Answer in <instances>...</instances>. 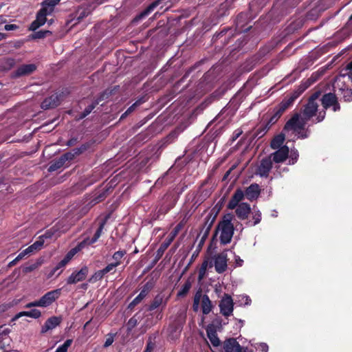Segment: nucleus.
I'll use <instances>...</instances> for the list:
<instances>
[{
  "label": "nucleus",
  "mask_w": 352,
  "mask_h": 352,
  "mask_svg": "<svg viewBox=\"0 0 352 352\" xmlns=\"http://www.w3.org/2000/svg\"><path fill=\"white\" fill-rule=\"evenodd\" d=\"M60 322V320L58 317H51L48 318L42 327L41 332L45 333L49 330H52L57 327Z\"/></svg>",
  "instance_id": "nucleus-22"
},
{
  "label": "nucleus",
  "mask_w": 352,
  "mask_h": 352,
  "mask_svg": "<svg viewBox=\"0 0 352 352\" xmlns=\"http://www.w3.org/2000/svg\"><path fill=\"white\" fill-rule=\"evenodd\" d=\"M51 34L50 31H38L36 32L34 34V38H42L47 36V34Z\"/></svg>",
  "instance_id": "nucleus-45"
},
{
  "label": "nucleus",
  "mask_w": 352,
  "mask_h": 352,
  "mask_svg": "<svg viewBox=\"0 0 352 352\" xmlns=\"http://www.w3.org/2000/svg\"><path fill=\"white\" fill-rule=\"evenodd\" d=\"M245 196V192L241 189H237L230 200L228 208L231 210L234 209L237 205L241 203V201L244 199Z\"/></svg>",
  "instance_id": "nucleus-17"
},
{
  "label": "nucleus",
  "mask_w": 352,
  "mask_h": 352,
  "mask_svg": "<svg viewBox=\"0 0 352 352\" xmlns=\"http://www.w3.org/2000/svg\"><path fill=\"white\" fill-rule=\"evenodd\" d=\"M113 342V336H110V337L107 338V340H106V341H105V342L104 344V347H108L110 345H111Z\"/></svg>",
  "instance_id": "nucleus-54"
},
{
  "label": "nucleus",
  "mask_w": 352,
  "mask_h": 352,
  "mask_svg": "<svg viewBox=\"0 0 352 352\" xmlns=\"http://www.w3.org/2000/svg\"><path fill=\"white\" fill-rule=\"evenodd\" d=\"M64 162H62L60 159L54 162V164H51L49 167V171H54L57 170L58 168H60L62 166L64 165Z\"/></svg>",
  "instance_id": "nucleus-39"
},
{
  "label": "nucleus",
  "mask_w": 352,
  "mask_h": 352,
  "mask_svg": "<svg viewBox=\"0 0 352 352\" xmlns=\"http://www.w3.org/2000/svg\"><path fill=\"white\" fill-rule=\"evenodd\" d=\"M233 219L232 214H227L218 224L217 232L219 234V239L222 244H228L232 240L234 234V225L232 223Z\"/></svg>",
  "instance_id": "nucleus-3"
},
{
  "label": "nucleus",
  "mask_w": 352,
  "mask_h": 352,
  "mask_svg": "<svg viewBox=\"0 0 352 352\" xmlns=\"http://www.w3.org/2000/svg\"><path fill=\"white\" fill-rule=\"evenodd\" d=\"M220 313L225 317H229L232 315L234 311V302L228 294H225L219 303Z\"/></svg>",
  "instance_id": "nucleus-5"
},
{
  "label": "nucleus",
  "mask_w": 352,
  "mask_h": 352,
  "mask_svg": "<svg viewBox=\"0 0 352 352\" xmlns=\"http://www.w3.org/2000/svg\"><path fill=\"white\" fill-rule=\"evenodd\" d=\"M236 215L241 220H245L248 218L251 211L250 204L242 202L234 208Z\"/></svg>",
  "instance_id": "nucleus-14"
},
{
  "label": "nucleus",
  "mask_w": 352,
  "mask_h": 352,
  "mask_svg": "<svg viewBox=\"0 0 352 352\" xmlns=\"http://www.w3.org/2000/svg\"><path fill=\"white\" fill-rule=\"evenodd\" d=\"M294 100V98L291 97L286 100H283L279 105L277 111L279 114H282L289 107H290Z\"/></svg>",
  "instance_id": "nucleus-28"
},
{
  "label": "nucleus",
  "mask_w": 352,
  "mask_h": 352,
  "mask_svg": "<svg viewBox=\"0 0 352 352\" xmlns=\"http://www.w3.org/2000/svg\"><path fill=\"white\" fill-rule=\"evenodd\" d=\"M261 192L260 187L256 184H252L246 188L245 195L250 201L256 199Z\"/></svg>",
  "instance_id": "nucleus-18"
},
{
  "label": "nucleus",
  "mask_w": 352,
  "mask_h": 352,
  "mask_svg": "<svg viewBox=\"0 0 352 352\" xmlns=\"http://www.w3.org/2000/svg\"><path fill=\"white\" fill-rule=\"evenodd\" d=\"M12 306V305L10 303L1 305H0V313L5 312L8 309H10Z\"/></svg>",
  "instance_id": "nucleus-52"
},
{
  "label": "nucleus",
  "mask_w": 352,
  "mask_h": 352,
  "mask_svg": "<svg viewBox=\"0 0 352 352\" xmlns=\"http://www.w3.org/2000/svg\"><path fill=\"white\" fill-rule=\"evenodd\" d=\"M6 22V19L4 16H0V24L4 23Z\"/></svg>",
  "instance_id": "nucleus-61"
},
{
  "label": "nucleus",
  "mask_w": 352,
  "mask_h": 352,
  "mask_svg": "<svg viewBox=\"0 0 352 352\" xmlns=\"http://www.w3.org/2000/svg\"><path fill=\"white\" fill-rule=\"evenodd\" d=\"M224 349L226 352H242V347L235 339H228L225 342Z\"/></svg>",
  "instance_id": "nucleus-19"
},
{
  "label": "nucleus",
  "mask_w": 352,
  "mask_h": 352,
  "mask_svg": "<svg viewBox=\"0 0 352 352\" xmlns=\"http://www.w3.org/2000/svg\"><path fill=\"white\" fill-rule=\"evenodd\" d=\"M182 226H183L182 223H179L174 228V229L168 234L165 242L163 243V244H162V249L165 250L170 245V244L172 243V241L174 240L175 236L178 234L179 232L182 228Z\"/></svg>",
  "instance_id": "nucleus-20"
},
{
  "label": "nucleus",
  "mask_w": 352,
  "mask_h": 352,
  "mask_svg": "<svg viewBox=\"0 0 352 352\" xmlns=\"http://www.w3.org/2000/svg\"><path fill=\"white\" fill-rule=\"evenodd\" d=\"M94 108H95V105L94 104H91L89 107H87L85 109V111L83 112L81 118H85V116L89 115Z\"/></svg>",
  "instance_id": "nucleus-50"
},
{
  "label": "nucleus",
  "mask_w": 352,
  "mask_h": 352,
  "mask_svg": "<svg viewBox=\"0 0 352 352\" xmlns=\"http://www.w3.org/2000/svg\"><path fill=\"white\" fill-rule=\"evenodd\" d=\"M209 265V261L208 260L204 261L199 270V280H201L206 275V270Z\"/></svg>",
  "instance_id": "nucleus-31"
},
{
  "label": "nucleus",
  "mask_w": 352,
  "mask_h": 352,
  "mask_svg": "<svg viewBox=\"0 0 352 352\" xmlns=\"http://www.w3.org/2000/svg\"><path fill=\"white\" fill-rule=\"evenodd\" d=\"M152 287L153 285L151 283L148 282L145 283L140 294L129 304V307L132 308L139 304L148 294Z\"/></svg>",
  "instance_id": "nucleus-13"
},
{
  "label": "nucleus",
  "mask_w": 352,
  "mask_h": 352,
  "mask_svg": "<svg viewBox=\"0 0 352 352\" xmlns=\"http://www.w3.org/2000/svg\"><path fill=\"white\" fill-rule=\"evenodd\" d=\"M58 104V96L56 95H52L44 100V101L41 103V107L43 109H47L50 108H54Z\"/></svg>",
  "instance_id": "nucleus-24"
},
{
  "label": "nucleus",
  "mask_w": 352,
  "mask_h": 352,
  "mask_svg": "<svg viewBox=\"0 0 352 352\" xmlns=\"http://www.w3.org/2000/svg\"><path fill=\"white\" fill-rule=\"evenodd\" d=\"M206 333L208 339L214 346H218L220 345V340L217 337L216 330L212 324H210L207 327Z\"/></svg>",
  "instance_id": "nucleus-21"
},
{
  "label": "nucleus",
  "mask_w": 352,
  "mask_h": 352,
  "mask_svg": "<svg viewBox=\"0 0 352 352\" xmlns=\"http://www.w3.org/2000/svg\"><path fill=\"white\" fill-rule=\"evenodd\" d=\"M50 14V13L47 12L41 8L36 15V20L32 23L30 25V30L34 31L40 26L44 25L46 22V16Z\"/></svg>",
  "instance_id": "nucleus-16"
},
{
  "label": "nucleus",
  "mask_w": 352,
  "mask_h": 352,
  "mask_svg": "<svg viewBox=\"0 0 352 352\" xmlns=\"http://www.w3.org/2000/svg\"><path fill=\"white\" fill-rule=\"evenodd\" d=\"M241 305H249L251 303V299L247 295H241L239 296Z\"/></svg>",
  "instance_id": "nucleus-42"
},
{
  "label": "nucleus",
  "mask_w": 352,
  "mask_h": 352,
  "mask_svg": "<svg viewBox=\"0 0 352 352\" xmlns=\"http://www.w3.org/2000/svg\"><path fill=\"white\" fill-rule=\"evenodd\" d=\"M280 116H281V114H279V113L277 111L275 113V115L270 118L268 123L266 124L265 128L263 130H261V131H259L256 135L259 136V137L263 136L267 132V131L270 129V126L272 124L275 123L277 121V120L280 118Z\"/></svg>",
  "instance_id": "nucleus-27"
},
{
  "label": "nucleus",
  "mask_w": 352,
  "mask_h": 352,
  "mask_svg": "<svg viewBox=\"0 0 352 352\" xmlns=\"http://www.w3.org/2000/svg\"><path fill=\"white\" fill-rule=\"evenodd\" d=\"M91 9L89 6L80 7L76 13V18L78 21H80L91 14Z\"/></svg>",
  "instance_id": "nucleus-26"
},
{
  "label": "nucleus",
  "mask_w": 352,
  "mask_h": 352,
  "mask_svg": "<svg viewBox=\"0 0 352 352\" xmlns=\"http://www.w3.org/2000/svg\"><path fill=\"white\" fill-rule=\"evenodd\" d=\"M74 157V154L71 153H65V155H62L59 159L65 163V162L72 160Z\"/></svg>",
  "instance_id": "nucleus-46"
},
{
  "label": "nucleus",
  "mask_w": 352,
  "mask_h": 352,
  "mask_svg": "<svg viewBox=\"0 0 352 352\" xmlns=\"http://www.w3.org/2000/svg\"><path fill=\"white\" fill-rule=\"evenodd\" d=\"M151 349H152V347L150 346V344H148L147 348L146 349L144 352H151Z\"/></svg>",
  "instance_id": "nucleus-62"
},
{
  "label": "nucleus",
  "mask_w": 352,
  "mask_h": 352,
  "mask_svg": "<svg viewBox=\"0 0 352 352\" xmlns=\"http://www.w3.org/2000/svg\"><path fill=\"white\" fill-rule=\"evenodd\" d=\"M17 28H18V26L15 24H8V25H6L4 27V29L6 31L15 30Z\"/></svg>",
  "instance_id": "nucleus-53"
},
{
  "label": "nucleus",
  "mask_w": 352,
  "mask_h": 352,
  "mask_svg": "<svg viewBox=\"0 0 352 352\" xmlns=\"http://www.w3.org/2000/svg\"><path fill=\"white\" fill-rule=\"evenodd\" d=\"M120 264V261H117L115 263H112L107 265L104 269H102L105 274L109 273L111 270H113L114 268H116L117 266H118Z\"/></svg>",
  "instance_id": "nucleus-41"
},
{
  "label": "nucleus",
  "mask_w": 352,
  "mask_h": 352,
  "mask_svg": "<svg viewBox=\"0 0 352 352\" xmlns=\"http://www.w3.org/2000/svg\"><path fill=\"white\" fill-rule=\"evenodd\" d=\"M27 255L26 253H25V250H23L19 254V255L14 259V261H19L21 259L23 258Z\"/></svg>",
  "instance_id": "nucleus-55"
},
{
  "label": "nucleus",
  "mask_w": 352,
  "mask_h": 352,
  "mask_svg": "<svg viewBox=\"0 0 352 352\" xmlns=\"http://www.w3.org/2000/svg\"><path fill=\"white\" fill-rule=\"evenodd\" d=\"M36 69V66L34 64H28L21 65L16 71V76H25L32 74Z\"/></svg>",
  "instance_id": "nucleus-23"
},
{
  "label": "nucleus",
  "mask_w": 352,
  "mask_h": 352,
  "mask_svg": "<svg viewBox=\"0 0 352 352\" xmlns=\"http://www.w3.org/2000/svg\"><path fill=\"white\" fill-rule=\"evenodd\" d=\"M342 95L345 101L352 100V89H340Z\"/></svg>",
  "instance_id": "nucleus-33"
},
{
  "label": "nucleus",
  "mask_w": 352,
  "mask_h": 352,
  "mask_svg": "<svg viewBox=\"0 0 352 352\" xmlns=\"http://www.w3.org/2000/svg\"><path fill=\"white\" fill-rule=\"evenodd\" d=\"M321 101L322 107L324 109L332 107L333 111H336L340 109V104L337 101V98L335 94L329 93L324 94L322 99L320 100Z\"/></svg>",
  "instance_id": "nucleus-8"
},
{
  "label": "nucleus",
  "mask_w": 352,
  "mask_h": 352,
  "mask_svg": "<svg viewBox=\"0 0 352 352\" xmlns=\"http://www.w3.org/2000/svg\"><path fill=\"white\" fill-rule=\"evenodd\" d=\"M5 38V35L3 33H0V41Z\"/></svg>",
  "instance_id": "nucleus-63"
},
{
  "label": "nucleus",
  "mask_w": 352,
  "mask_h": 352,
  "mask_svg": "<svg viewBox=\"0 0 352 352\" xmlns=\"http://www.w3.org/2000/svg\"><path fill=\"white\" fill-rule=\"evenodd\" d=\"M342 72H343L341 74L342 76L344 77L347 76L352 81V61L350 62L344 69H342Z\"/></svg>",
  "instance_id": "nucleus-32"
},
{
  "label": "nucleus",
  "mask_w": 352,
  "mask_h": 352,
  "mask_svg": "<svg viewBox=\"0 0 352 352\" xmlns=\"http://www.w3.org/2000/svg\"><path fill=\"white\" fill-rule=\"evenodd\" d=\"M60 289H54L47 292L41 298L42 307H46L52 305L60 295Z\"/></svg>",
  "instance_id": "nucleus-9"
},
{
  "label": "nucleus",
  "mask_w": 352,
  "mask_h": 352,
  "mask_svg": "<svg viewBox=\"0 0 352 352\" xmlns=\"http://www.w3.org/2000/svg\"><path fill=\"white\" fill-rule=\"evenodd\" d=\"M199 303H201V310L204 314H208L212 309V302L209 297L201 292H197L194 297L192 309L195 311H197L199 308Z\"/></svg>",
  "instance_id": "nucleus-4"
},
{
  "label": "nucleus",
  "mask_w": 352,
  "mask_h": 352,
  "mask_svg": "<svg viewBox=\"0 0 352 352\" xmlns=\"http://www.w3.org/2000/svg\"><path fill=\"white\" fill-rule=\"evenodd\" d=\"M10 333V329L9 328L4 327L3 326H0V338L2 336H8Z\"/></svg>",
  "instance_id": "nucleus-49"
},
{
  "label": "nucleus",
  "mask_w": 352,
  "mask_h": 352,
  "mask_svg": "<svg viewBox=\"0 0 352 352\" xmlns=\"http://www.w3.org/2000/svg\"><path fill=\"white\" fill-rule=\"evenodd\" d=\"M227 252L226 251L217 254L214 258V267L218 273H223L227 269Z\"/></svg>",
  "instance_id": "nucleus-12"
},
{
  "label": "nucleus",
  "mask_w": 352,
  "mask_h": 352,
  "mask_svg": "<svg viewBox=\"0 0 352 352\" xmlns=\"http://www.w3.org/2000/svg\"><path fill=\"white\" fill-rule=\"evenodd\" d=\"M298 152L296 149H292L289 155V164H294L298 158Z\"/></svg>",
  "instance_id": "nucleus-36"
},
{
  "label": "nucleus",
  "mask_w": 352,
  "mask_h": 352,
  "mask_svg": "<svg viewBox=\"0 0 352 352\" xmlns=\"http://www.w3.org/2000/svg\"><path fill=\"white\" fill-rule=\"evenodd\" d=\"M44 241L43 236H39L38 240L32 244L34 250H39L43 247Z\"/></svg>",
  "instance_id": "nucleus-40"
},
{
  "label": "nucleus",
  "mask_w": 352,
  "mask_h": 352,
  "mask_svg": "<svg viewBox=\"0 0 352 352\" xmlns=\"http://www.w3.org/2000/svg\"><path fill=\"white\" fill-rule=\"evenodd\" d=\"M242 352H252V351L248 350V349H242Z\"/></svg>",
  "instance_id": "nucleus-64"
},
{
  "label": "nucleus",
  "mask_w": 352,
  "mask_h": 352,
  "mask_svg": "<svg viewBox=\"0 0 352 352\" xmlns=\"http://www.w3.org/2000/svg\"><path fill=\"white\" fill-rule=\"evenodd\" d=\"M272 168V160L271 159V157H267L265 158H263L261 161V163L257 168L256 174H258L261 177H267Z\"/></svg>",
  "instance_id": "nucleus-10"
},
{
  "label": "nucleus",
  "mask_w": 352,
  "mask_h": 352,
  "mask_svg": "<svg viewBox=\"0 0 352 352\" xmlns=\"http://www.w3.org/2000/svg\"><path fill=\"white\" fill-rule=\"evenodd\" d=\"M252 219L254 222L251 223L250 222H248L247 225L249 226H254L256 224L259 223L261 221V212L258 210L254 209L252 212Z\"/></svg>",
  "instance_id": "nucleus-29"
},
{
  "label": "nucleus",
  "mask_w": 352,
  "mask_h": 352,
  "mask_svg": "<svg viewBox=\"0 0 352 352\" xmlns=\"http://www.w3.org/2000/svg\"><path fill=\"white\" fill-rule=\"evenodd\" d=\"M169 296H166L164 293H160L154 298L153 302H151L148 309L150 311H153L157 308H158L160 306L164 307L168 300Z\"/></svg>",
  "instance_id": "nucleus-15"
},
{
  "label": "nucleus",
  "mask_w": 352,
  "mask_h": 352,
  "mask_svg": "<svg viewBox=\"0 0 352 352\" xmlns=\"http://www.w3.org/2000/svg\"><path fill=\"white\" fill-rule=\"evenodd\" d=\"M105 274H106L104 273L103 270H98V271L94 273V274H93L91 276V277L89 278V281L91 283L96 282L99 280H101Z\"/></svg>",
  "instance_id": "nucleus-30"
},
{
  "label": "nucleus",
  "mask_w": 352,
  "mask_h": 352,
  "mask_svg": "<svg viewBox=\"0 0 352 352\" xmlns=\"http://www.w3.org/2000/svg\"><path fill=\"white\" fill-rule=\"evenodd\" d=\"M125 252L124 251H118L115 252L113 255V258L116 261L115 262L120 261V259L123 257L124 255Z\"/></svg>",
  "instance_id": "nucleus-43"
},
{
  "label": "nucleus",
  "mask_w": 352,
  "mask_h": 352,
  "mask_svg": "<svg viewBox=\"0 0 352 352\" xmlns=\"http://www.w3.org/2000/svg\"><path fill=\"white\" fill-rule=\"evenodd\" d=\"M25 314H26V311H21V312H19L13 318H12V320L14 321V320H18L19 318L22 317V316H25Z\"/></svg>",
  "instance_id": "nucleus-57"
},
{
  "label": "nucleus",
  "mask_w": 352,
  "mask_h": 352,
  "mask_svg": "<svg viewBox=\"0 0 352 352\" xmlns=\"http://www.w3.org/2000/svg\"><path fill=\"white\" fill-rule=\"evenodd\" d=\"M180 317L182 318V320H184L185 319V317H186V311L184 309L181 311L180 313Z\"/></svg>",
  "instance_id": "nucleus-59"
},
{
  "label": "nucleus",
  "mask_w": 352,
  "mask_h": 352,
  "mask_svg": "<svg viewBox=\"0 0 352 352\" xmlns=\"http://www.w3.org/2000/svg\"><path fill=\"white\" fill-rule=\"evenodd\" d=\"M234 258L236 265L241 266L243 265V261L241 259L239 256L236 255H234Z\"/></svg>",
  "instance_id": "nucleus-58"
},
{
  "label": "nucleus",
  "mask_w": 352,
  "mask_h": 352,
  "mask_svg": "<svg viewBox=\"0 0 352 352\" xmlns=\"http://www.w3.org/2000/svg\"><path fill=\"white\" fill-rule=\"evenodd\" d=\"M24 250H25V253H26L27 255L32 254V253H34V252L36 251V250H34V248L32 245H30L28 248H27Z\"/></svg>",
  "instance_id": "nucleus-56"
},
{
  "label": "nucleus",
  "mask_w": 352,
  "mask_h": 352,
  "mask_svg": "<svg viewBox=\"0 0 352 352\" xmlns=\"http://www.w3.org/2000/svg\"><path fill=\"white\" fill-rule=\"evenodd\" d=\"M89 269L87 266L82 267L78 271L73 272L72 274L67 278V283L72 285L84 280L86 278Z\"/></svg>",
  "instance_id": "nucleus-7"
},
{
  "label": "nucleus",
  "mask_w": 352,
  "mask_h": 352,
  "mask_svg": "<svg viewBox=\"0 0 352 352\" xmlns=\"http://www.w3.org/2000/svg\"><path fill=\"white\" fill-rule=\"evenodd\" d=\"M60 1V0H45L42 3V9L51 14L54 11V8Z\"/></svg>",
  "instance_id": "nucleus-25"
},
{
  "label": "nucleus",
  "mask_w": 352,
  "mask_h": 352,
  "mask_svg": "<svg viewBox=\"0 0 352 352\" xmlns=\"http://www.w3.org/2000/svg\"><path fill=\"white\" fill-rule=\"evenodd\" d=\"M141 102L140 101L135 102L133 104H132L130 107L128 108V109L125 111V113L121 116V118H123L124 116L131 113L135 108L140 105Z\"/></svg>",
  "instance_id": "nucleus-44"
},
{
  "label": "nucleus",
  "mask_w": 352,
  "mask_h": 352,
  "mask_svg": "<svg viewBox=\"0 0 352 352\" xmlns=\"http://www.w3.org/2000/svg\"><path fill=\"white\" fill-rule=\"evenodd\" d=\"M158 3L159 2L157 1L152 3L149 6H148V8L144 12H142L140 14V16L142 18L148 15L154 10V8H155L157 6Z\"/></svg>",
  "instance_id": "nucleus-35"
},
{
  "label": "nucleus",
  "mask_w": 352,
  "mask_h": 352,
  "mask_svg": "<svg viewBox=\"0 0 352 352\" xmlns=\"http://www.w3.org/2000/svg\"><path fill=\"white\" fill-rule=\"evenodd\" d=\"M289 152V147L287 146H283L278 148L276 151L270 154L268 157H271L272 162L275 163H281L288 157Z\"/></svg>",
  "instance_id": "nucleus-11"
},
{
  "label": "nucleus",
  "mask_w": 352,
  "mask_h": 352,
  "mask_svg": "<svg viewBox=\"0 0 352 352\" xmlns=\"http://www.w3.org/2000/svg\"><path fill=\"white\" fill-rule=\"evenodd\" d=\"M242 133H243V131L241 129H236L233 132L232 135L231 137L232 142L235 141L242 134Z\"/></svg>",
  "instance_id": "nucleus-48"
},
{
  "label": "nucleus",
  "mask_w": 352,
  "mask_h": 352,
  "mask_svg": "<svg viewBox=\"0 0 352 352\" xmlns=\"http://www.w3.org/2000/svg\"><path fill=\"white\" fill-rule=\"evenodd\" d=\"M72 343V340H67L62 345L59 346L55 352H67L68 348Z\"/></svg>",
  "instance_id": "nucleus-34"
},
{
  "label": "nucleus",
  "mask_w": 352,
  "mask_h": 352,
  "mask_svg": "<svg viewBox=\"0 0 352 352\" xmlns=\"http://www.w3.org/2000/svg\"><path fill=\"white\" fill-rule=\"evenodd\" d=\"M258 349L261 352H267L268 350V346L265 343H259L258 344Z\"/></svg>",
  "instance_id": "nucleus-51"
},
{
  "label": "nucleus",
  "mask_w": 352,
  "mask_h": 352,
  "mask_svg": "<svg viewBox=\"0 0 352 352\" xmlns=\"http://www.w3.org/2000/svg\"><path fill=\"white\" fill-rule=\"evenodd\" d=\"M104 223V221L100 223L99 228L97 229L94 236L91 239H89L88 237L85 238L82 241L79 243L78 245H76L75 248H72L69 252H68L65 256L52 270L50 276L54 275L58 270L64 267L72 260V258L77 252L82 250L86 246L90 245L96 243L102 234Z\"/></svg>",
  "instance_id": "nucleus-2"
},
{
  "label": "nucleus",
  "mask_w": 352,
  "mask_h": 352,
  "mask_svg": "<svg viewBox=\"0 0 352 352\" xmlns=\"http://www.w3.org/2000/svg\"><path fill=\"white\" fill-rule=\"evenodd\" d=\"M41 316V313L38 309H32L30 311H27L25 314V316L30 317L32 318H38Z\"/></svg>",
  "instance_id": "nucleus-37"
},
{
  "label": "nucleus",
  "mask_w": 352,
  "mask_h": 352,
  "mask_svg": "<svg viewBox=\"0 0 352 352\" xmlns=\"http://www.w3.org/2000/svg\"><path fill=\"white\" fill-rule=\"evenodd\" d=\"M319 97V92L314 93L305 104L302 113H296L287 122L285 125V131L288 135L290 132L296 133L298 138H306L309 136V131L305 128L307 121L314 116H317L316 121L318 122L324 120L325 111H320L318 114H316L318 110Z\"/></svg>",
  "instance_id": "nucleus-1"
},
{
  "label": "nucleus",
  "mask_w": 352,
  "mask_h": 352,
  "mask_svg": "<svg viewBox=\"0 0 352 352\" xmlns=\"http://www.w3.org/2000/svg\"><path fill=\"white\" fill-rule=\"evenodd\" d=\"M188 290V287H185L183 289L182 292H179L178 294L182 295L183 294H185Z\"/></svg>",
  "instance_id": "nucleus-60"
},
{
  "label": "nucleus",
  "mask_w": 352,
  "mask_h": 352,
  "mask_svg": "<svg viewBox=\"0 0 352 352\" xmlns=\"http://www.w3.org/2000/svg\"><path fill=\"white\" fill-rule=\"evenodd\" d=\"M57 231H58V228H56V227H53L51 229L47 230L45 232V233L44 234L41 235V236H43L44 240H45V239H50L54 236V234Z\"/></svg>",
  "instance_id": "nucleus-38"
},
{
  "label": "nucleus",
  "mask_w": 352,
  "mask_h": 352,
  "mask_svg": "<svg viewBox=\"0 0 352 352\" xmlns=\"http://www.w3.org/2000/svg\"><path fill=\"white\" fill-rule=\"evenodd\" d=\"M42 307V304L41 302L40 299L38 300H35V301L29 302V303H28L25 305V308H31V307Z\"/></svg>",
  "instance_id": "nucleus-47"
},
{
  "label": "nucleus",
  "mask_w": 352,
  "mask_h": 352,
  "mask_svg": "<svg viewBox=\"0 0 352 352\" xmlns=\"http://www.w3.org/2000/svg\"><path fill=\"white\" fill-rule=\"evenodd\" d=\"M283 131H285V129H283ZM293 135L294 138H299L296 133L290 132L288 135L285 131H284L283 134H279L272 140L271 142V147L273 149L280 148V147H282L281 146L283 144L286 138L288 139V142L294 141V138L292 137Z\"/></svg>",
  "instance_id": "nucleus-6"
}]
</instances>
